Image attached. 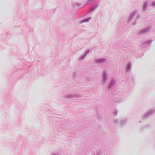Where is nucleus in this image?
I'll list each match as a JSON object with an SVG mask.
<instances>
[{"instance_id":"f257e3e1","label":"nucleus","mask_w":155,"mask_h":155,"mask_svg":"<svg viewBox=\"0 0 155 155\" xmlns=\"http://www.w3.org/2000/svg\"><path fill=\"white\" fill-rule=\"evenodd\" d=\"M127 67L128 70L130 69L131 67L130 64V63L127 64Z\"/></svg>"},{"instance_id":"f03ea898","label":"nucleus","mask_w":155,"mask_h":155,"mask_svg":"<svg viewBox=\"0 0 155 155\" xmlns=\"http://www.w3.org/2000/svg\"><path fill=\"white\" fill-rule=\"evenodd\" d=\"M91 18H87L84 20H83L82 21L83 22H88V20Z\"/></svg>"},{"instance_id":"7ed1b4c3","label":"nucleus","mask_w":155,"mask_h":155,"mask_svg":"<svg viewBox=\"0 0 155 155\" xmlns=\"http://www.w3.org/2000/svg\"><path fill=\"white\" fill-rule=\"evenodd\" d=\"M146 7V4H145L143 5V8L144 9Z\"/></svg>"},{"instance_id":"20e7f679","label":"nucleus","mask_w":155,"mask_h":155,"mask_svg":"<svg viewBox=\"0 0 155 155\" xmlns=\"http://www.w3.org/2000/svg\"><path fill=\"white\" fill-rule=\"evenodd\" d=\"M152 5H153V6L155 5V2H154L152 3Z\"/></svg>"},{"instance_id":"39448f33","label":"nucleus","mask_w":155,"mask_h":155,"mask_svg":"<svg viewBox=\"0 0 155 155\" xmlns=\"http://www.w3.org/2000/svg\"><path fill=\"white\" fill-rule=\"evenodd\" d=\"M104 77H105V75H104Z\"/></svg>"}]
</instances>
